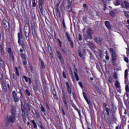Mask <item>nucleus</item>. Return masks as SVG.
Here are the masks:
<instances>
[{
    "mask_svg": "<svg viewBox=\"0 0 129 129\" xmlns=\"http://www.w3.org/2000/svg\"><path fill=\"white\" fill-rule=\"evenodd\" d=\"M7 116L5 117V122L6 126H12L13 123L16 122V117L14 116L10 115L9 116L7 115Z\"/></svg>",
    "mask_w": 129,
    "mask_h": 129,
    "instance_id": "1",
    "label": "nucleus"
},
{
    "mask_svg": "<svg viewBox=\"0 0 129 129\" xmlns=\"http://www.w3.org/2000/svg\"><path fill=\"white\" fill-rule=\"evenodd\" d=\"M87 35L84 36L85 40H88V39H92V35H93L94 31L92 29H88L86 31Z\"/></svg>",
    "mask_w": 129,
    "mask_h": 129,
    "instance_id": "2",
    "label": "nucleus"
},
{
    "mask_svg": "<svg viewBox=\"0 0 129 129\" xmlns=\"http://www.w3.org/2000/svg\"><path fill=\"white\" fill-rule=\"evenodd\" d=\"M109 51L112 54V60L114 62L116 60V53H115V50L112 48H110Z\"/></svg>",
    "mask_w": 129,
    "mask_h": 129,
    "instance_id": "3",
    "label": "nucleus"
},
{
    "mask_svg": "<svg viewBox=\"0 0 129 129\" xmlns=\"http://www.w3.org/2000/svg\"><path fill=\"white\" fill-rule=\"evenodd\" d=\"M66 35L68 40V41L70 43V45L72 48H74V44L73 43V41H72V40H71V36H70V34H69V33H68V32H67Z\"/></svg>",
    "mask_w": 129,
    "mask_h": 129,
    "instance_id": "4",
    "label": "nucleus"
},
{
    "mask_svg": "<svg viewBox=\"0 0 129 129\" xmlns=\"http://www.w3.org/2000/svg\"><path fill=\"white\" fill-rule=\"evenodd\" d=\"M24 33L26 38H29V35L30 34V25L28 24V27L25 26Z\"/></svg>",
    "mask_w": 129,
    "mask_h": 129,
    "instance_id": "5",
    "label": "nucleus"
},
{
    "mask_svg": "<svg viewBox=\"0 0 129 129\" xmlns=\"http://www.w3.org/2000/svg\"><path fill=\"white\" fill-rule=\"evenodd\" d=\"M56 54L57 55L58 58L61 61V64H64V59L63 58V57L62 56V54L61 53V52H60L58 50H56Z\"/></svg>",
    "mask_w": 129,
    "mask_h": 129,
    "instance_id": "6",
    "label": "nucleus"
},
{
    "mask_svg": "<svg viewBox=\"0 0 129 129\" xmlns=\"http://www.w3.org/2000/svg\"><path fill=\"white\" fill-rule=\"evenodd\" d=\"M2 24L4 28H5L6 30H8V29H9L10 24H9V22L7 21V20L4 19Z\"/></svg>",
    "mask_w": 129,
    "mask_h": 129,
    "instance_id": "7",
    "label": "nucleus"
},
{
    "mask_svg": "<svg viewBox=\"0 0 129 129\" xmlns=\"http://www.w3.org/2000/svg\"><path fill=\"white\" fill-rule=\"evenodd\" d=\"M12 95L15 102H18V101H19V97L18 96V95H17V93L16 92V91H13L12 93Z\"/></svg>",
    "mask_w": 129,
    "mask_h": 129,
    "instance_id": "8",
    "label": "nucleus"
},
{
    "mask_svg": "<svg viewBox=\"0 0 129 129\" xmlns=\"http://www.w3.org/2000/svg\"><path fill=\"white\" fill-rule=\"evenodd\" d=\"M83 95L86 101H87L88 104H89V105H91V102H90V100H88V99H87V96H86V93L85 92H83Z\"/></svg>",
    "mask_w": 129,
    "mask_h": 129,
    "instance_id": "9",
    "label": "nucleus"
},
{
    "mask_svg": "<svg viewBox=\"0 0 129 129\" xmlns=\"http://www.w3.org/2000/svg\"><path fill=\"white\" fill-rule=\"evenodd\" d=\"M58 6H59V5H57V7L56 8V17H57V18H61V13L60 12V10H59V8H58Z\"/></svg>",
    "mask_w": 129,
    "mask_h": 129,
    "instance_id": "10",
    "label": "nucleus"
},
{
    "mask_svg": "<svg viewBox=\"0 0 129 129\" xmlns=\"http://www.w3.org/2000/svg\"><path fill=\"white\" fill-rule=\"evenodd\" d=\"M11 113L12 116H15L16 117V116L17 115V110H16V108H13L11 110Z\"/></svg>",
    "mask_w": 129,
    "mask_h": 129,
    "instance_id": "11",
    "label": "nucleus"
},
{
    "mask_svg": "<svg viewBox=\"0 0 129 129\" xmlns=\"http://www.w3.org/2000/svg\"><path fill=\"white\" fill-rule=\"evenodd\" d=\"M105 25L108 30H111V26L110 25V22H109V21H105Z\"/></svg>",
    "mask_w": 129,
    "mask_h": 129,
    "instance_id": "12",
    "label": "nucleus"
},
{
    "mask_svg": "<svg viewBox=\"0 0 129 129\" xmlns=\"http://www.w3.org/2000/svg\"><path fill=\"white\" fill-rule=\"evenodd\" d=\"M18 43L19 44H21V39H23V34L22 32H20L18 34Z\"/></svg>",
    "mask_w": 129,
    "mask_h": 129,
    "instance_id": "13",
    "label": "nucleus"
},
{
    "mask_svg": "<svg viewBox=\"0 0 129 129\" xmlns=\"http://www.w3.org/2000/svg\"><path fill=\"white\" fill-rule=\"evenodd\" d=\"M33 89L35 92H37V91H38V90L40 89V86H39V84L36 83V86H34L33 87Z\"/></svg>",
    "mask_w": 129,
    "mask_h": 129,
    "instance_id": "14",
    "label": "nucleus"
},
{
    "mask_svg": "<svg viewBox=\"0 0 129 129\" xmlns=\"http://www.w3.org/2000/svg\"><path fill=\"white\" fill-rule=\"evenodd\" d=\"M124 4L125 6L122 7V8H125L126 10H129V3L127 1H124Z\"/></svg>",
    "mask_w": 129,
    "mask_h": 129,
    "instance_id": "15",
    "label": "nucleus"
},
{
    "mask_svg": "<svg viewBox=\"0 0 129 129\" xmlns=\"http://www.w3.org/2000/svg\"><path fill=\"white\" fill-rule=\"evenodd\" d=\"M23 78L25 79L26 82H29L30 84L32 83V81L30 78H28L26 76H23Z\"/></svg>",
    "mask_w": 129,
    "mask_h": 129,
    "instance_id": "16",
    "label": "nucleus"
},
{
    "mask_svg": "<svg viewBox=\"0 0 129 129\" xmlns=\"http://www.w3.org/2000/svg\"><path fill=\"white\" fill-rule=\"evenodd\" d=\"M102 40V39L99 37H95L94 39V41L97 44H100V42H101Z\"/></svg>",
    "mask_w": 129,
    "mask_h": 129,
    "instance_id": "17",
    "label": "nucleus"
},
{
    "mask_svg": "<svg viewBox=\"0 0 129 129\" xmlns=\"http://www.w3.org/2000/svg\"><path fill=\"white\" fill-rule=\"evenodd\" d=\"M22 117L23 121L26 122V114L25 113V111L24 110H22Z\"/></svg>",
    "mask_w": 129,
    "mask_h": 129,
    "instance_id": "18",
    "label": "nucleus"
},
{
    "mask_svg": "<svg viewBox=\"0 0 129 129\" xmlns=\"http://www.w3.org/2000/svg\"><path fill=\"white\" fill-rule=\"evenodd\" d=\"M0 51L1 55L4 56L5 55V50H4V48H3L2 45H0Z\"/></svg>",
    "mask_w": 129,
    "mask_h": 129,
    "instance_id": "19",
    "label": "nucleus"
},
{
    "mask_svg": "<svg viewBox=\"0 0 129 129\" xmlns=\"http://www.w3.org/2000/svg\"><path fill=\"white\" fill-rule=\"evenodd\" d=\"M61 51V52H63L64 54H68V50H67V48H66V47L62 48Z\"/></svg>",
    "mask_w": 129,
    "mask_h": 129,
    "instance_id": "20",
    "label": "nucleus"
},
{
    "mask_svg": "<svg viewBox=\"0 0 129 129\" xmlns=\"http://www.w3.org/2000/svg\"><path fill=\"white\" fill-rule=\"evenodd\" d=\"M128 72V71L127 70V69L125 70V72H124L125 80H126V79H127Z\"/></svg>",
    "mask_w": 129,
    "mask_h": 129,
    "instance_id": "21",
    "label": "nucleus"
},
{
    "mask_svg": "<svg viewBox=\"0 0 129 129\" xmlns=\"http://www.w3.org/2000/svg\"><path fill=\"white\" fill-rule=\"evenodd\" d=\"M67 10L68 12H72V7L71 6V4H69Z\"/></svg>",
    "mask_w": 129,
    "mask_h": 129,
    "instance_id": "22",
    "label": "nucleus"
},
{
    "mask_svg": "<svg viewBox=\"0 0 129 129\" xmlns=\"http://www.w3.org/2000/svg\"><path fill=\"white\" fill-rule=\"evenodd\" d=\"M39 7H43L44 6V0H39Z\"/></svg>",
    "mask_w": 129,
    "mask_h": 129,
    "instance_id": "23",
    "label": "nucleus"
},
{
    "mask_svg": "<svg viewBox=\"0 0 129 129\" xmlns=\"http://www.w3.org/2000/svg\"><path fill=\"white\" fill-rule=\"evenodd\" d=\"M115 87H116V88H118L119 87H120V85H119V82H118V81H116V82L115 83Z\"/></svg>",
    "mask_w": 129,
    "mask_h": 129,
    "instance_id": "24",
    "label": "nucleus"
},
{
    "mask_svg": "<svg viewBox=\"0 0 129 129\" xmlns=\"http://www.w3.org/2000/svg\"><path fill=\"white\" fill-rule=\"evenodd\" d=\"M37 124L38 125H39V126H40V127H43V125L42 124V121H41V120H38L37 121Z\"/></svg>",
    "mask_w": 129,
    "mask_h": 129,
    "instance_id": "25",
    "label": "nucleus"
},
{
    "mask_svg": "<svg viewBox=\"0 0 129 129\" xmlns=\"http://www.w3.org/2000/svg\"><path fill=\"white\" fill-rule=\"evenodd\" d=\"M31 122L33 124L34 128H37V124L36 123V122H35V120H31Z\"/></svg>",
    "mask_w": 129,
    "mask_h": 129,
    "instance_id": "26",
    "label": "nucleus"
},
{
    "mask_svg": "<svg viewBox=\"0 0 129 129\" xmlns=\"http://www.w3.org/2000/svg\"><path fill=\"white\" fill-rule=\"evenodd\" d=\"M15 73L16 74V75L17 76H20V74L19 73V69L17 67H15Z\"/></svg>",
    "mask_w": 129,
    "mask_h": 129,
    "instance_id": "27",
    "label": "nucleus"
},
{
    "mask_svg": "<svg viewBox=\"0 0 129 129\" xmlns=\"http://www.w3.org/2000/svg\"><path fill=\"white\" fill-rule=\"evenodd\" d=\"M62 100L63 101H66V96H65V93L62 91Z\"/></svg>",
    "mask_w": 129,
    "mask_h": 129,
    "instance_id": "28",
    "label": "nucleus"
},
{
    "mask_svg": "<svg viewBox=\"0 0 129 129\" xmlns=\"http://www.w3.org/2000/svg\"><path fill=\"white\" fill-rule=\"evenodd\" d=\"M75 77L76 78V80L79 81V76H78V74L76 72H75Z\"/></svg>",
    "mask_w": 129,
    "mask_h": 129,
    "instance_id": "29",
    "label": "nucleus"
},
{
    "mask_svg": "<svg viewBox=\"0 0 129 129\" xmlns=\"http://www.w3.org/2000/svg\"><path fill=\"white\" fill-rule=\"evenodd\" d=\"M83 7L85 8V10H88V8H89L88 5H87V4H85L83 5Z\"/></svg>",
    "mask_w": 129,
    "mask_h": 129,
    "instance_id": "30",
    "label": "nucleus"
},
{
    "mask_svg": "<svg viewBox=\"0 0 129 129\" xmlns=\"http://www.w3.org/2000/svg\"><path fill=\"white\" fill-rule=\"evenodd\" d=\"M57 41L58 42L59 46L60 47V48H62V42H61V41L59 38H57Z\"/></svg>",
    "mask_w": 129,
    "mask_h": 129,
    "instance_id": "31",
    "label": "nucleus"
},
{
    "mask_svg": "<svg viewBox=\"0 0 129 129\" xmlns=\"http://www.w3.org/2000/svg\"><path fill=\"white\" fill-rule=\"evenodd\" d=\"M125 91L126 93H129V87L128 85H126L125 86Z\"/></svg>",
    "mask_w": 129,
    "mask_h": 129,
    "instance_id": "32",
    "label": "nucleus"
},
{
    "mask_svg": "<svg viewBox=\"0 0 129 129\" xmlns=\"http://www.w3.org/2000/svg\"><path fill=\"white\" fill-rule=\"evenodd\" d=\"M89 45L92 48H94H94H95V46H94V44H93V43H92L91 42H89Z\"/></svg>",
    "mask_w": 129,
    "mask_h": 129,
    "instance_id": "33",
    "label": "nucleus"
},
{
    "mask_svg": "<svg viewBox=\"0 0 129 129\" xmlns=\"http://www.w3.org/2000/svg\"><path fill=\"white\" fill-rule=\"evenodd\" d=\"M40 105H41V111H42V112H45V108H44V106L42 104H41Z\"/></svg>",
    "mask_w": 129,
    "mask_h": 129,
    "instance_id": "34",
    "label": "nucleus"
},
{
    "mask_svg": "<svg viewBox=\"0 0 129 129\" xmlns=\"http://www.w3.org/2000/svg\"><path fill=\"white\" fill-rule=\"evenodd\" d=\"M111 118L113 121H116V118L114 117V115H113V114H112L111 116Z\"/></svg>",
    "mask_w": 129,
    "mask_h": 129,
    "instance_id": "35",
    "label": "nucleus"
},
{
    "mask_svg": "<svg viewBox=\"0 0 129 129\" xmlns=\"http://www.w3.org/2000/svg\"><path fill=\"white\" fill-rule=\"evenodd\" d=\"M103 10L105 11V10H106V3H105V2H103Z\"/></svg>",
    "mask_w": 129,
    "mask_h": 129,
    "instance_id": "36",
    "label": "nucleus"
},
{
    "mask_svg": "<svg viewBox=\"0 0 129 129\" xmlns=\"http://www.w3.org/2000/svg\"><path fill=\"white\" fill-rule=\"evenodd\" d=\"M110 15H111V16L113 18H114V17H115V14L113 12H111L110 13Z\"/></svg>",
    "mask_w": 129,
    "mask_h": 129,
    "instance_id": "37",
    "label": "nucleus"
},
{
    "mask_svg": "<svg viewBox=\"0 0 129 129\" xmlns=\"http://www.w3.org/2000/svg\"><path fill=\"white\" fill-rule=\"evenodd\" d=\"M115 6H119L120 5V2L119 1H117L116 2L114 3Z\"/></svg>",
    "mask_w": 129,
    "mask_h": 129,
    "instance_id": "38",
    "label": "nucleus"
},
{
    "mask_svg": "<svg viewBox=\"0 0 129 129\" xmlns=\"http://www.w3.org/2000/svg\"><path fill=\"white\" fill-rule=\"evenodd\" d=\"M35 114L37 118H40V113H39V112L38 111L36 112Z\"/></svg>",
    "mask_w": 129,
    "mask_h": 129,
    "instance_id": "39",
    "label": "nucleus"
},
{
    "mask_svg": "<svg viewBox=\"0 0 129 129\" xmlns=\"http://www.w3.org/2000/svg\"><path fill=\"white\" fill-rule=\"evenodd\" d=\"M25 92L28 96H30L31 95V93L30 92V91L29 90H26Z\"/></svg>",
    "mask_w": 129,
    "mask_h": 129,
    "instance_id": "40",
    "label": "nucleus"
},
{
    "mask_svg": "<svg viewBox=\"0 0 129 129\" xmlns=\"http://www.w3.org/2000/svg\"><path fill=\"white\" fill-rule=\"evenodd\" d=\"M76 110L78 111V112L79 113V116L80 117H81V113H80V110H79V109H78L77 108H76Z\"/></svg>",
    "mask_w": 129,
    "mask_h": 129,
    "instance_id": "41",
    "label": "nucleus"
},
{
    "mask_svg": "<svg viewBox=\"0 0 129 129\" xmlns=\"http://www.w3.org/2000/svg\"><path fill=\"white\" fill-rule=\"evenodd\" d=\"M78 53L80 57H83V54L81 53V51H80V50H78Z\"/></svg>",
    "mask_w": 129,
    "mask_h": 129,
    "instance_id": "42",
    "label": "nucleus"
},
{
    "mask_svg": "<svg viewBox=\"0 0 129 129\" xmlns=\"http://www.w3.org/2000/svg\"><path fill=\"white\" fill-rule=\"evenodd\" d=\"M124 15L125 17H127V18H129V12H124Z\"/></svg>",
    "mask_w": 129,
    "mask_h": 129,
    "instance_id": "43",
    "label": "nucleus"
},
{
    "mask_svg": "<svg viewBox=\"0 0 129 129\" xmlns=\"http://www.w3.org/2000/svg\"><path fill=\"white\" fill-rule=\"evenodd\" d=\"M21 57L23 58V59H25L26 58V55L24 53H21Z\"/></svg>",
    "mask_w": 129,
    "mask_h": 129,
    "instance_id": "44",
    "label": "nucleus"
},
{
    "mask_svg": "<svg viewBox=\"0 0 129 129\" xmlns=\"http://www.w3.org/2000/svg\"><path fill=\"white\" fill-rule=\"evenodd\" d=\"M39 9L40 10V13L43 14V6H39Z\"/></svg>",
    "mask_w": 129,
    "mask_h": 129,
    "instance_id": "45",
    "label": "nucleus"
},
{
    "mask_svg": "<svg viewBox=\"0 0 129 129\" xmlns=\"http://www.w3.org/2000/svg\"><path fill=\"white\" fill-rule=\"evenodd\" d=\"M62 75L64 78H67V76H66V73H65V72H62Z\"/></svg>",
    "mask_w": 129,
    "mask_h": 129,
    "instance_id": "46",
    "label": "nucleus"
},
{
    "mask_svg": "<svg viewBox=\"0 0 129 129\" xmlns=\"http://www.w3.org/2000/svg\"><path fill=\"white\" fill-rule=\"evenodd\" d=\"M78 36H79V41H82V37H81V35L80 34H79Z\"/></svg>",
    "mask_w": 129,
    "mask_h": 129,
    "instance_id": "47",
    "label": "nucleus"
},
{
    "mask_svg": "<svg viewBox=\"0 0 129 129\" xmlns=\"http://www.w3.org/2000/svg\"><path fill=\"white\" fill-rule=\"evenodd\" d=\"M8 53H10V54H12V48L9 47L8 49Z\"/></svg>",
    "mask_w": 129,
    "mask_h": 129,
    "instance_id": "48",
    "label": "nucleus"
},
{
    "mask_svg": "<svg viewBox=\"0 0 129 129\" xmlns=\"http://www.w3.org/2000/svg\"><path fill=\"white\" fill-rule=\"evenodd\" d=\"M113 77L115 79H117V75H116V73H113Z\"/></svg>",
    "mask_w": 129,
    "mask_h": 129,
    "instance_id": "49",
    "label": "nucleus"
},
{
    "mask_svg": "<svg viewBox=\"0 0 129 129\" xmlns=\"http://www.w3.org/2000/svg\"><path fill=\"white\" fill-rule=\"evenodd\" d=\"M64 102V105L66 106V107H67V108H68V105L67 104V102H66V101H63Z\"/></svg>",
    "mask_w": 129,
    "mask_h": 129,
    "instance_id": "50",
    "label": "nucleus"
},
{
    "mask_svg": "<svg viewBox=\"0 0 129 129\" xmlns=\"http://www.w3.org/2000/svg\"><path fill=\"white\" fill-rule=\"evenodd\" d=\"M3 88V90H4V92H7V91L8 90L7 87H4Z\"/></svg>",
    "mask_w": 129,
    "mask_h": 129,
    "instance_id": "51",
    "label": "nucleus"
},
{
    "mask_svg": "<svg viewBox=\"0 0 129 129\" xmlns=\"http://www.w3.org/2000/svg\"><path fill=\"white\" fill-rule=\"evenodd\" d=\"M68 91L69 94H71V88H68Z\"/></svg>",
    "mask_w": 129,
    "mask_h": 129,
    "instance_id": "52",
    "label": "nucleus"
},
{
    "mask_svg": "<svg viewBox=\"0 0 129 129\" xmlns=\"http://www.w3.org/2000/svg\"><path fill=\"white\" fill-rule=\"evenodd\" d=\"M108 81L109 83H111V82H112V78H111V77H109L108 79Z\"/></svg>",
    "mask_w": 129,
    "mask_h": 129,
    "instance_id": "53",
    "label": "nucleus"
},
{
    "mask_svg": "<svg viewBox=\"0 0 129 129\" xmlns=\"http://www.w3.org/2000/svg\"><path fill=\"white\" fill-rule=\"evenodd\" d=\"M0 64H1V65H3V64H5L4 60H3L2 59H0Z\"/></svg>",
    "mask_w": 129,
    "mask_h": 129,
    "instance_id": "54",
    "label": "nucleus"
},
{
    "mask_svg": "<svg viewBox=\"0 0 129 129\" xmlns=\"http://www.w3.org/2000/svg\"><path fill=\"white\" fill-rule=\"evenodd\" d=\"M62 25H63V28H66V25H65V22H64V19H63V21H62Z\"/></svg>",
    "mask_w": 129,
    "mask_h": 129,
    "instance_id": "55",
    "label": "nucleus"
},
{
    "mask_svg": "<svg viewBox=\"0 0 129 129\" xmlns=\"http://www.w3.org/2000/svg\"><path fill=\"white\" fill-rule=\"evenodd\" d=\"M2 85L3 86V88L7 87V86H6V84H5V82H2Z\"/></svg>",
    "mask_w": 129,
    "mask_h": 129,
    "instance_id": "56",
    "label": "nucleus"
},
{
    "mask_svg": "<svg viewBox=\"0 0 129 129\" xmlns=\"http://www.w3.org/2000/svg\"><path fill=\"white\" fill-rule=\"evenodd\" d=\"M66 85H67L68 88H70V86L69 85V83H68V82H66Z\"/></svg>",
    "mask_w": 129,
    "mask_h": 129,
    "instance_id": "57",
    "label": "nucleus"
},
{
    "mask_svg": "<svg viewBox=\"0 0 129 129\" xmlns=\"http://www.w3.org/2000/svg\"><path fill=\"white\" fill-rule=\"evenodd\" d=\"M106 111L107 113V114H109V109H108V108H106Z\"/></svg>",
    "mask_w": 129,
    "mask_h": 129,
    "instance_id": "58",
    "label": "nucleus"
},
{
    "mask_svg": "<svg viewBox=\"0 0 129 129\" xmlns=\"http://www.w3.org/2000/svg\"><path fill=\"white\" fill-rule=\"evenodd\" d=\"M79 84L81 86V88L83 87V85H82V83L81 82H79Z\"/></svg>",
    "mask_w": 129,
    "mask_h": 129,
    "instance_id": "59",
    "label": "nucleus"
},
{
    "mask_svg": "<svg viewBox=\"0 0 129 129\" xmlns=\"http://www.w3.org/2000/svg\"><path fill=\"white\" fill-rule=\"evenodd\" d=\"M124 61L127 63L128 62V58H127V57H125Z\"/></svg>",
    "mask_w": 129,
    "mask_h": 129,
    "instance_id": "60",
    "label": "nucleus"
},
{
    "mask_svg": "<svg viewBox=\"0 0 129 129\" xmlns=\"http://www.w3.org/2000/svg\"><path fill=\"white\" fill-rule=\"evenodd\" d=\"M100 13L99 12H96V16H98V17H100Z\"/></svg>",
    "mask_w": 129,
    "mask_h": 129,
    "instance_id": "61",
    "label": "nucleus"
},
{
    "mask_svg": "<svg viewBox=\"0 0 129 129\" xmlns=\"http://www.w3.org/2000/svg\"><path fill=\"white\" fill-rule=\"evenodd\" d=\"M53 97H54L55 99H58V97L57 96V95H53Z\"/></svg>",
    "mask_w": 129,
    "mask_h": 129,
    "instance_id": "62",
    "label": "nucleus"
},
{
    "mask_svg": "<svg viewBox=\"0 0 129 129\" xmlns=\"http://www.w3.org/2000/svg\"><path fill=\"white\" fill-rule=\"evenodd\" d=\"M72 2H73V0H69V5H71L72 4Z\"/></svg>",
    "mask_w": 129,
    "mask_h": 129,
    "instance_id": "63",
    "label": "nucleus"
},
{
    "mask_svg": "<svg viewBox=\"0 0 129 129\" xmlns=\"http://www.w3.org/2000/svg\"><path fill=\"white\" fill-rule=\"evenodd\" d=\"M37 6V4H36V2H33V7H35Z\"/></svg>",
    "mask_w": 129,
    "mask_h": 129,
    "instance_id": "64",
    "label": "nucleus"
}]
</instances>
